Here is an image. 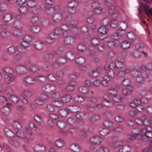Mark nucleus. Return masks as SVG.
<instances>
[{
	"mask_svg": "<svg viewBox=\"0 0 152 152\" xmlns=\"http://www.w3.org/2000/svg\"><path fill=\"white\" fill-rule=\"evenodd\" d=\"M141 103L140 99L136 98L133 100L132 102L130 103V105L132 107H136L138 106Z\"/></svg>",
	"mask_w": 152,
	"mask_h": 152,
	"instance_id": "27",
	"label": "nucleus"
},
{
	"mask_svg": "<svg viewBox=\"0 0 152 152\" xmlns=\"http://www.w3.org/2000/svg\"><path fill=\"white\" fill-rule=\"evenodd\" d=\"M41 28L39 26L34 25L31 26L30 28L31 31L35 33H38L40 31Z\"/></svg>",
	"mask_w": 152,
	"mask_h": 152,
	"instance_id": "32",
	"label": "nucleus"
},
{
	"mask_svg": "<svg viewBox=\"0 0 152 152\" xmlns=\"http://www.w3.org/2000/svg\"><path fill=\"white\" fill-rule=\"evenodd\" d=\"M88 15L89 17L88 18L86 19L87 22L88 23L91 24L93 23L94 21V18L90 17V16L93 15V13H92L91 12H89L88 13Z\"/></svg>",
	"mask_w": 152,
	"mask_h": 152,
	"instance_id": "53",
	"label": "nucleus"
},
{
	"mask_svg": "<svg viewBox=\"0 0 152 152\" xmlns=\"http://www.w3.org/2000/svg\"><path fill=\"white\" fill-rule=\"evenodd\" d=\"M142 137L144 141H148L152 138V129L149 126H145V128L142 129L140 132Z\"/></svg>",
	"mask_w": 152,
	"mask_h": 152,
	"instance_id": "2",
	"label": "nucleus"
},
{
	"mask_svg": "<svg viewBox=\"0 0 152 152\" xmlns=\"http://www.w3.org/2000/svg\"><path fill=\"white\" fill-rule=\"evenodd\" d=\"M103 139L97 135L91 136L89 139L90 142L94 145H99L102 143Z\"/></svg>",
	"mask_w": 152,
	"mask_h": 152,
	"instance_id": "7",
	"label": "nucleus"
},
{
	"mask_svg": "<svg viewBox=\"0 0 152 152\" xmlns=\"http://www.w3.org/2000/svg\"><path fill=\"white\" fill-rule=\"evenodd\" d=\"M113 146L115 147H118L120 152H130L132 149L131 146L126 145H123L121 141H118L113 143Z\"/></svg>",
	"mask_w": 152,
	"mask_h": 152,
	"instance_id": "3",
	"label": "nucleus"
},
{
	"mask_svg": "<svg viewBox=\"0 0 152 152\" xmlns=\"http://www.w3.org/2000/svg\"><path fill=\"white\" fill-rule=\"evenodd\" d=\"M101 25L104 26H107L109 25L110 23V19L107 18H103L101 22Z\"/></svg>",
	"mask_w": 152,
	"mask_h": 152,
	"instance_id": "57",
	"label": "nucleus"
},
{
	"mask_svg": "<svg viewBox=\"0 0 152 152\" xmlns=\"http://www.w3.org/2000/svg\"><path fill=\"white\" fill-rule=\"evenodd\" d=\"M13 18L12 15L10 13L4 14L2 16V18L4 21L6 23H8L11 21Z\"/></svg>",
	"mask_w": 152,
	"mask_h": 152,
	"instance_id": "17",
	"label": "nucleus"
},
{
	"mask_svg": "<svg viewBox=\"0 0 152 152\" xmlns=\"http://www.w3.org/2000/svg\"><path fill=\"white\" fill-rule=\"evenodd\" d=\"M75 61L77 64L81 65L85 62L86 59L84 57L79 56L76 58Z\"/></svg>",
	"mask_w": 152,
	"mask_h": 152,
	"instance_id": "39",
	"label": "nucleus"
},
{
	"mask_svg": "<svg viewBox=\"0 0 152 152\" xmlns=\"http://www.w3.org/2000/svg\"><path fill=\"white\" fill-rule=\"evenodd\" d=\"M75 101L77 102L81 103L85 101L84 97L80 96H75L74 98Z\"/></svg>",
	"mask_w": 152,
	"mask_h": 152,
	"instance_id": "61",
	"label": "nucleus"
},
{
	"mask_svg": "<svg viewBox=\"0 0 152 152\" xmlns=\"http://www.w3.org/2000/svg\"><path fill=\"white\" fill-rule=\"evenodd\" d=\"M43 91L46 93H50L56 90V88L55 85L50 83L43 84L42 88Z\"/></svg>",
	"mask_w": 152,
	"mask_h": 152,
	"instance_id": "5",
	"label": "nucleus"
},
{
	"mask_svg": "<svg viewBox=\"0 0 152 152\" xmlns=\"http://www.w3.org/2000/svg\"><path fill=\"white\" fill-rule=\"evenodd\" d=\"M99 33L98 36L99 38L102 39H104L107 37L105 35L108 32V28L105 26H101L98 29Z\"/></svg>",
	"mask_w": 152,
	"mask_h": 152,
	"instance_id": "8",
	"label": "nucleus"
},
{
	"mask_svg": "<svg viewBox=\"0 0 152 152\" xmlns=\"http://www.w3.org/2000/svg\"><path fill=\"white\" fill-rule=\"evenodd\" d=\"M72 99V96L69 94H66L61 97V100L64 103H67L70 102Z\"/></svg>",
	"mask_w": 152,
	"mask_h": 152,
	"instance_id": "24",
	"label": "nucleus"
},
{
	"mask_svg": "<svg viewBox=\"0 0 152 152\" xmlns=\"http://www.w3.org/2000/svg\"><path fill=\"white\" fill-rule=\"evenodd\" d=\"M54 56L53 53H45L43 56V58L47 61H50L52 59Z\"/></svg>",
	"mask_w": 152,
	"mask_h": 152,
	"instance_id": "34",
	"label": "nucleus"
},
{
	"mask_svg": "<svg viewBox=\"0 0 152 152\" xmlns=\"http://www.w3.org/2000/svg\"><path fill=\"white\" fill-rule=\"evenodd\" d=\"M19 10L20 12L23 14H27L28 13L29 10L27 6H21L19 8Z\"/></svg>",
	"mask_w": 152,
	"mask_h": 152,
	"instance_id": "42",
	"label": "nucleus"
},
{
	"mask_svg": "<svg viewBox=\"0 0 152 152\" xmlns=\"http://www.w3.org/2000/svg\"><path fill=\"white\" fill-rule=\"evenodd\" d=\"M133 88L131 86H127L126 88L123 89L122 93L125 95H130L132 91Z\"/></svg>",
	"mask_w": 152,
	"mask_h": 152,
	"instance_id": "22",
	"label": "nucleus"
},
{
	"mask_svg": "<svg viewBox=\"0 0 152 152\" xmlns=\"http://www.w3.org/2000/svg\"><path fill=\"white\" fill-rule=\"evenodd\" d=\"M15 20L13 23V27L16 28H22L24 24L22 21L23 16L20 14H17L15 16Z\"/></svg>",
	"mask_w": 152,
	"mask_h": 152,
	"instance_id": "4",
	"label": "nucleus"
},
{
	"mask_svg": "<svg viewBox=\"0 0 152 152\" xmlns=\"http://www.w3.org/2000/svg\"><path fill=\"white\" fill-rule=\"evenodd\" d=\"M69 147L72 150L75 152H80L81 150V148L78 145L75 143L70 144Z\"/></svg>",
	"mask_w": 152,
	"mask_h": 152,
	"instance_id": "23",
	"label": "nucleus"
},
{
	"mask_svg": "<svg viewBox=\"0 0 152 152\" xmlns=\"http://www.w3.org/2000/svg\"><path fill=\"white\" fill-rule=\"evenodd\" d=\"M1 35L2 37L7 38L11 36V33L9 31L5 30L1 31Z\"/></svg>",
	"mask_w": 152,
	"mask_h": 152,
	"instance_id": "48",
	"label": "nucleus"
},
{
	"mask_svg": "<svg viewBox=\"0 0 152 152\" xmlns=\"http://www.w3.org/2000/svg\"><path fill=\"white\" fill-rule=\"evenodd\" d=\"M127 36L128 38L132 40H134L137 38V34L132 31L128 32Z\"/></svg>",
	"mask_w": 152,
	"mask_h": 152,
	"instance_id": "37",
	"label": "nucleus"
},
{
	"mask_svg": "<svg viewBox=\"0 0 152 152\" xmlns=\"http://www.w3.org/2000/svg\"><path fill=\"white\" fill-rule=\"evenodd\" d=\"M129 115L132 118L137 117L138 115L137 111L135 110H131L129 111Z\"/></svg>",
	"mask_w": 152,
	"mask_h": 152,
	"instance_id": "62",
	"label": "nucleus"
},
{
	"mask_svg": "<svg viewBox=\"0 0 152 152\" xmlns=\"http://www.w3.org/2000/svg\"><path fill=\"white\" fill-rule=\"evenodd\" d=\"M103 104L105 106L108 107H111L113 106L114 103L111 100H104L102 101Z\"/></svg>",
	"mask_w": 152,
	"mask_h": 152,
	"instance_id": "45",
	"label": "nucleus"
},
{
	"mask_svg": "<svg viewBox=\"0 0 152 152\" xmlns=\"http://www.w3.org/2000/svg\"><path fill=\"white\" fill-rule=\"evenodd\" d=\"M135 75H136V80L139 83H142L144 81V79L141 76V72L140 71L136 70L135 71Z\"/></svg>",
	"mask_w": 152,
	"mask_h": 152,
	"instance_id": "18",
	"label": "nucleus"
},
{
	"mask_svg": "<svg viewBox=\"0 0 152 152\" xmlns=\"http://www.w3.org/2000/svg\"><path fill=\"white\" fill-rule=\"evenodd\" d=\"M23 79L25 82L29 84L34 85L37 83L36 78L30 75L25 76Z\"/></svg>",
	"mask_w": 152,
	"mask_h": 152,
	"instance_id": "11",
	"label": "nucleus"
},
{
	"mask_svg": "<svg viewBox=\"0 0 152 152\" xmlns=\"http://www.w3.org/2000/svg\"><path fill=\"white\" fill-rule=\"evenodd\" d=\"M88 49L89 51V53L91 56H95L99 53L97 49L94 46L90 45L88 47Z\"/></svg>",
	"mask_w": 152,
	"mask_h": 152,
	"instance_id": "16",
	"label": "nucleus"
},
{
	"mask_svg": "<svg viewBox=\"0 0 152 152\" xmlns=\"http://www.w3.org/2000/svg\"><path fill=\"white\" fill-rule=\"evenodd\" d=\"M129 72V71L127 69H125L124 70L117 72V76L122 77L125 75L128 74Z\"/></svg>",
	"mask_w": 152,
	"mask_h": 152,
	"instance_id": "36",
	"label": "nucleus"
},
{
	"mask_svg": "<svg viewBox=\"0 0 152 152\" xmlns=\"http://www.w3.org/2000/svg\"><path fill=\"white\" fill-rule=\"evenodd\" d=\"M23 124V122L21 120H20L17 121H14L12 123V125L15 128L18 129L22 127V126Z\"/></svg>",
	"mask_w": 152,
	"mask_h": 152,
	"instance_id": "20",
	"label": "nucleus"
},
{
	"mask_svg": "<svg viewBox=\"0 0 152 152\" xmlns=\"http://www.w3.org/2000/svg\"><path fill=\"white\" fill-rule=\"evenodd\" d=\"M68 109L71 112L75 113L80 111L81 108L75 103L69 105L68 107Z\"/></svg>",
	"mask_w": 152,
	"mask_h": 152,
	"instance_id": "14",
	"label": "nucleus"
},
{
	"mask_svg": "<svg viewBox=\"0 0 152 152\" xmlns=\"http://www.w3.org/2000/svg\"><path fill=\"white\" fill-rule=\"evenodd\" d=\"M7 52L10 54H14L16 52V48L15 46H11L7 48Z\"/></svg>",
	"mask_w": 152,
	"mask_h": 152,
	"instance_id": "56",
	"label": "nucleus"
},
{
	"mask_svg": "<svg viewBox=\"0 0 152 152\" xmlns=\"http://www.w3.org/2000/svg\"><path fill=\"white\" fill-rule=\"evenodd\" d=\"M38 96L39 98L45 101H48L50 99V96L48 95L45 94H38Z\"/></svg>",
	"mask_w": 152,
	"mask_h": 152,
	"instance_id": "55",
	"label": "nucleus"
},
{
	"mask_svg": "<svg viewBox=\"0 0 152 152\" xmlns=\"http://www.w3.org/2000/svg\"><path fill=\"white\" fill-rule=\"evenodd\" d=\"M22 94L27 98L31 97L33 96V93L31 91H26L23 89L22 91Z\"/></svg>",
	"mask_w": 152,
	"mask_h": 152,
	"instance_id": "52",
	"label": "nucleus"
},
{
	"mask_svg": "<svg viewBox=\"0 0 152 152\" xmlns=\"http://www.w3.org/2000/svg\"><path fill=\"white\" fill-rule=\"evenodd\" d=\"M30 46V44L28 42H22L17 46L18 51L20 52L23 53L26 52L27 48Z\"/></svg>",
	"mask_w": 152,
	"mask_h": 152,
	"instance_id": "6",
	"label": "nucleus"
},
{
	"mask_svg": "<svg viewBox=\"0 0 152 152\" xmlns=\"http://www.w3.org/2000/svg\"><path fill=\"white\" fill-rule=\"evenodd\" d=\"M53 9L55 13L52 17V20L55 23H58L62 20L63 16L65 12V10L59 5L53 6Z\"/></svg>",
	"mask_w": 152,
	"mask_h": 152,
	"instance_id": "1",
	"label": "nucleus"
},
{
	"mask_svg": "<svg viewBox=\"0 0 152 152\" xmlns=\"http://www.w3.org/2000/svg\"><path fill=\"white\" fill-rule=\"evenodd\" d=\"M75 42V39L73 37L68 36L65 38L64 42L67 45H71Z\"/></svg>",
	"mask_w": 152,
	"mask_h": 152,
	"instance_id": "15",
	"label": "nucleus"
},
{
	"mask_svg": "<svg viewBox=\"0 0 152 152\" xmlns=\"http://www.w3.org/2000/svg\"><path fill=\"white\" fill-rule=\"evenodd\" d=\"M55 145L59 148H62L64 147L65 143L64 141L60 139H57L54 142Z\"/></svg>",
	"mask_w": 152,
	"mask_h": 152,
	"instance_id": "21",
	"label": "nucleus"
},
{
	"mask_svg": "<svg viewBox=\"0 0 152 152\" xmlns=\"http://www.w3.org/2000/svg\"><path fill=\"white\" fill-rule=\"evenodd\" d=\"M100 119V118L99 115H94L90 116L89 118V121L91 123H94L98 121Z\"/></svg>",
	"mask_w": 152,
	"mask_h": 152,
	"instance_id": "30",
	"label": "nucleus"
},
{
	"mask_svg": "<svg viewBox=\"0 0 152 152\" xmlns=\"http://www.w3.org/2000/svg\"><path fill=\"white\" fill-rule=\"evenodd\" d=\"M130 47V43L128 41H123L121 44V47L123 49H128Z\"/></svg>",
	"mask_w": 152,
	"mask_h": 152,
	"instance_id": "43",
	"label": "nucleus"
},
{
	"mask_svg": "<svg viewBox=\"0 0 152 152\" xmlns=\"http://www.w3.org/2000/svg\"><path fill=\"white\" fill-rule=\"evenodd\" d=\"M102 68L101 67H98L96 70H94L90 72V75L93 77H97L99 75V73L101 72Z\"/></svg>",
	"mask_w": 152,
	"mask_h": 152,
	"instance_id": "25",
	"label": "nucleus"
},
{
	"mask_svg": "<svg viewBox=\"0 0 152 152\" xmlns=\"http://www.w3.org/2000/svg\"><path fill=\"white\" fill-rule=\"evenodd\" d=\"M16 136L19 139L22 140L27 143L29 142V140L25 134L24 132L21 131L16 130L15 132Z\"/></svg>",
	"mask_w": 152,
	"mask_h": 152,
	"instance_id": "10",
	"label": "nucleus"
},
{
	"mask_svg": "<svg viewBox=\"0 0 152 152\" xmlns=\"http://www.w3.org/2000/svg\"><path fill=\"white\" fill-rule=\"evenodd\" d=\"M28 6L30 7H34L37 5V2L34 0H29L27 2Z\"/></svg>",
	"mask_w": 152,
	"mask_h": 152,
	"instance_id": "58",
	"label": "nucleus"
},
{
	"mask_svg": "<svg viewBox=\"0 0 152 152\" xmlns=\"http://www.w3.org/2000/svg\"><path fill=\"white\" fill-rule=\"evenodd\" d=\"M59 113L61 116L63 117H66L69 114L68 110L64 108L60 109L59 111Z\"/></svg>",
	"mask_w": 152,
	"mask_h": 152,
	"instance_id": "47",
	"label": "nucleus"
},
{
	"mask_svg": "<svg viewBox=\"0 0 152 152\" xmlns=\"http://www.w3.org/2000/svg\"><path fill=\"white\" fill-rule=\"evenodd\" d=\"M150 0V1H148V3H146L145 4H143V3L140 2V5L141 9L144 11L145 13V9H148L147 8L148 7L149 4L151 3V1H152V0Z\"/></svg>",
	"mask_w": 152,
	"mask_h": 152,
	"instance_id": "35",
	"label": "nucleus"
},
{
	"mask_svg": "<svg viewBox=\"0 0 152 152\" xmlns=\"http://www.w3.org/2000/svg\"><path fill=\"white\" fill-rule=\"evenodd\" d=\"M142 129H139L137 128H134L132 130V132L134 134L136 137L140 136L142 137L141 134H140V132Z\"/></svg>",
	"mask_w": 152,
	"mask_h": 152,
	"instance_id": "46",
	"label": "nucleus"
},
{
	"mask_svg": "<svg viewBox=\"0 0 152 152\" xmlns=\"http://www.w3.org/2000/svg\"><path fill=\"white\" fill-rule=\"evenodd\" d=\"M105 41L107 43L108 46L110 48H113L115 45V42L114 41L111 40L107 37L106 38Z\"/></svg>",
	"mask_w": 152,
	"mask_h": 152,
	"instance_id": "44",
	"label": "nucleus"
},
{
	"mask_svg": "<svg viewBox=\"0 0 152 152\" xmlns=\"http://www.w3.org/2000/svg\"><path fill=\"white\" fill-rule=\"evenodd\" d=\"M4 72L7 74L12 75L13 73V70L10 67H5L3 68Z\"/></svg>",
	"mask_w": 152,
	"mask_h": 152,
	"instance_id": "49",
	"label": "nucleus"
},
{
	"mask_svg": "<svg viewBox=\"0 0 152 152\" xmlns=\"http://www.w3.org/2000/svg\"><path fill=\"white\" fill-rule=\"evenodd\" d=\"M79 5L78 3L75 1L72 0L69 2L68 5L70 8H75Z\"/></svg>",
	"mask_w": 152,
	"mask_h": 152,
	"instance_id": "51",
	"label": "nucleus"
},
{
	"mask_svg": "<svg viewBox=\"0 0 152 152\" xmlns=\"http://www.w3.org/2000/svg\"><path fill=\"white\" fill-rule=\"evenodd\" d=\"M30 71L33 72H37L40 71L39 67L36 64H32L29 66Z\"/></svg>",
	"mask_w": 152,
	"mask_h": 152,
	"instance_id": "40",
	"label": "nucleus"
},
{
	"mask_svg": "<svg viewBox=\"0 0 152 152\" xmlns=\"http://www.w3.org/2000/svg\"><path fill=\"white\" fill-rule=\"evenodd\" d=\"M118 26L119 28L122 31L125 30L128 27L127 23L124 21L121 22Z\"/></svg>",
	"mask_w": 152,
	"mask_h": 152,
	"instance_id": "38",
	"label": "nucleus"
},
{
	"mask_svg": "<svg viewBox=\"0 0 152 152\" xmlns=\"http://www.w3.org/2000/svg\"><path fill=\"white\" fill-rule=\"evenodd\" d=\"M4 81L7 83L9 84L11 83L14 81L13 78H12L10 76L7 75H4Z\"/></svg>",
	"mask_w": 152,
	"mask_h": 152,
	"instance_id": "50",
	"label": "nucleus"
},
{
	"mask_svg": "<svg viewBox=\"0 0 152 152\" xmlns=\"http://www.w3.org/2000/svg\"><path fill=\"white\" fill-rule=\"evenodd\" d=\"M34 46L37 49L40 50L42 49L44 47V44L42 42L40 41L35 42L34 43Z\"/></svg>",
	"mask_w": 152,
	"mask_h": 152,
	"instance_id": "26",
	"label": "nucleus"
},
{
	"mask_svg": "<svg viewBox=\"0 0 152 152\" xmlns=\"http://www.w3.org/2000/svg\"><path fill=\"white\" fill-rule=\"evenodd\" d=\"M2 113L5 115H7L10 114V110L8 107H4L1 109Z\"/></svg>",
	"mask_w": 152,
	"mask_h": 152,
	"instance_id": "54",
	"label": "nucleus"
},
{
	"mask_svg": "<svg viewBox=\"0 0 152 152\" xmlns=\"http://www.w3.org/2000/svg\"><path fill=\"white\" fill-rule=\"evenodd\" d=\"M96 152H110V151L107 148L102 146L97 149Z\"/></svg>",
	"mask_w": 152,
	"mask_h": 152,
	"instance_id": "59",
	"label": "nucleus"
},
{
	"mask_svg": "<svg viewBox=\"0 0 152 152\" xmlns=\"http://www.w3.org/2000/svg\"><path fill=\"white\" fill-rule=\"evenodd\" d=\"M60 27L62 30L65 32L69 31L70 28V27L69 25L67 24H62L60 26Z\"/></svg>",
	"mask_w": 152,
	"mask_h": 152,
	"instance_id": "63",
	"label": "nucleus"
},
{
	"mask_svg": "<svg viewBox=\"0 0 152 152\" xmlns=\"http://www.w3.org/2000/svg\"><path fill=\"white\" fill-rule=\"evenodd\" d=\"M110 133V131L109 129L104 128L99 131L100 134L102 136H105Z\"/></svg>",
	"mask_w": 152,
	"mask_h": 152,
	"instance_id": "41",
	"label": "nucleus"
},
{
	"mask_svg": "<svg viewBox=\"0 0 152 152\" xmlns=\"http://www.w3.org/2000/svg\"><path fill=\"white\" fill-rule=\"evenodd\" d=\"M57 126L61 129H64L66 127V123L63 121H59L57 122Z\"/></svg>",
	"mask_w": 152,
	"mask_h": 152,
	"instance_id": "60",
	"label": "nucleus"
},
{
	"mask_svg": "<svg viewBox=\"0 0 152 152\" xmlns=\"http://www.w3.org/2000/svg\"><path fill=\"white\" fill-rule=\"evenodd\" d=\"M125 62L124 59H121V57L118 58L117 61H116V67L118 68H122L124 66L123 63Z\"/></svg>",
	"mask_w": 152,
	"mask_h": 152,
	"instance_id": "19",
	"label": "nucleus"
},
{
	"mask_svg": "<svg viewBox=\"0 0 152 152\" xmlns=\"http://www.w3.org/2000/svg\"><path fill=\"white\" fill-rule=\"evenodd\" d=\"M34 149L35 151L37 152H41L45 151V148L42 145H35Z\"/></svg>",
	"mask_w": 152,
	"mask_h": 152,
	"instance_id": "31",
	"label": "nucleus"
},
{
	"mask_svg": "<svg viewBox=\"0 0 152 152\" xmlns=\"http://www.w3.org/2000/svg\"><path fill=\"white\" fill-rule=\"evenodd\" d=\"M112 99L114 101L117 102H121L124 100L123 96L118 95V94L113 96Z\"/></svg>",
	"mask_w": 152,
	"mask_h": 152,
	"instance_id": "28",
	"label": "nucleus"
},
{
	"mask_svg": "<svg viewBox=\"0 0 152 152\" xmlns=\"http://www.w3.org/2000/svg\"><path fill=\"white\" fill-rule=\"evenodd\" d=\"M16 72L19 74L22 75L28 72L27 67L22 65H18L15 67Z\"/></svg>",
	"mask_w": 152,
	"mask_h": 152,
	"instance_id": "9",
	"label": "nucleus"
},
{
	"mask_svg": "<svg viewBox=\"0 0 152 152\" xmlns=\"http://www.w3.org/2000/svg\"><path fill=\"white\" fill-rule=\"evenodd\" d=\"M100 4L98 0H96L92 4V7L95 9H96L99 12L96 11L97 14L103 12L102 8L100 7Z\"/></svg>",
	"mask_w": 152,
	"mask_h": 152,
	"instance_id": "12",
	"label": "nucleus"
},
{
	"mask_svg": "<svg viewBox=\"0 0 152 152\" xmlns=\"http://www.w3.org/2000/svg\"><path fill=\"white\" fill-rule=\"evenodd\" d=\"M13 33L15 37H20L23 36L24 31L21 30H15L13 31Z\"/></svg>",
	"mask_w": 152,
	"mask_h": 152,
	"instance_id": "33",
	"label": "nucleus"
},
{
	"mask_svg": "<svg viewBox=\"0 0 152 152\" xmlns=\"http://www.w3.org/2000/svg\"><path fill=\"white\" fill-rule=\"evenodd\" d=\"M52 104L57 107H61L64 106V104L61 100H54L52 102Z\"/></svg>",
	"mask_w": 152,
	"mask_h": 152,
	"instance_id": "29",
	"label": "nucleus"
},
{
	"mask_svg": "<svg viewBox=\"0 0 152 152\" xmlns=\"http://www.w3.org/2000/svg\"><path fill=\"white\" fill-rule=\"evenodd\" d=\"M103 124L104 126L108 127H111L113 125V123L112 121L108 120L104 121Z\"/></svg>",
	"mask_w": 152,
	"mask_h": 152,
	"instance_id": "64",
	"label": "nucleus"
},
{
	"mask_svg": "<svg viewBox=\"0 0 152 152\" xmlns=\"http://www.w3.org/2000/svg\"><path fill=\"white\" fill-rule=\"evenodd\" d=\"M78 24L77 20H73L70 22V25L72 28V31L73 32L78 31V28L77 25Z\"/></svg>",
	"mask_w": 152,
	"mask_h": 152,
	"instance_id": "13",
	"label": "nucleus"
}]
</instances>
